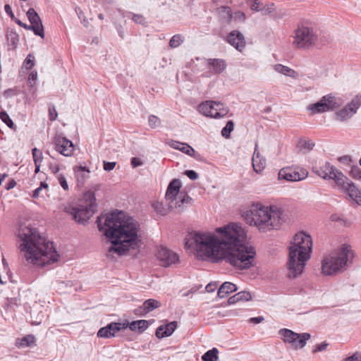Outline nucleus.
<instances>
[{"label":"nucleus","instance_id":"obj_5","mask_svg":"<svg viewBox=\"0 0 361 361\" xmlns=\"http://www.w3.org/2000/svg\"><path fill=\"white\" fill-rule=\"evenodd\" d=\"M312 242L311 236L304 232L296 233L289 246L287 262L288 277L295 278L301 274L307 261L310 258Z\"/></svg>","mask_w":361,"mask_h":361},{"label":"nucleus","instance_id":"obj_50","mask_svg":"<svg viewBox=\"0 0 361 361\" xmlns=\"http://www.w3.org/2000/svg\"><path fill=\"white\" fill-rule=\"evenodd\" d=\"M179 151L190 156L191 153L194 152V149L188 144L183 142V145L179 148Z\"/></svg>","mask_w":361,"mask_h":361},{"label":"nucleus","instance_id":"obj_52","mask_svg":"<svg viewBox=\"0 0 361 361\" xmlns=\"http://www.w3.org/2000/svg\"><path fill=\"white\" fill-rule=\"evenodd\" d=\"M328 345H329V343H326V341H324V342H322V343H320V344H317V345H316L314 347V348H313V350H312V352H313L314 353H317V352L324 351V350H326V348H327Z\"/></svg>","mask_w":361,"mask_h":361},{"label":"nucleus","instance_id":"obj_14","mask_svg":"<svg viewBox=\"0 0 361 361\" xmlns=\"http://www.w3.org/2000/svg\"><path fill=\"white\" fill-rule=\"evenodd\" d=\"M51 143L54 149L64 157H71L74 152L75 147L73 142L61 135H56L52 138Z\"/></svg>","mask_w":361,"mask_h":361},{"label":"nucleus","instance_id":"obj_45","mask_svg":"<svg viewBox=\"0 0 361 361\" xmlns=\"http://www.w3.org/2000/svg\"><path fill=\"white\" fill-rule=\"evenodd\" d=\"M348 104L353 109H355L356 112L358 108L361 106V95H357Z\"/></svg>","mask_w":361,"mask_h":361},{"label":"nucleus","instance_id":"obj_59","mask_svg":"<svg viewBox=\"0 0 361 361\" xmlns=\"http://www.w3.org/2000/svg\"><path fill=\"white\" fill-rule=\"evenodd\" d=\"M168 144L171 148L178 149V150H179V148H180L181 146L183 145V142H180L176 141V140H170L168 142Z\"/></svg>","mask_w":361,"mask_h":361},{"label":"nucleus","instance_id":"obj_1","mask_svg":"<svg viewBox=\"0 0 361 361\" xmlns=\"http://www.w3.org/2000/svg\"><path fill=\"white\" fill-rule=\"evenodd\" d=\"M216 232H197L185 238V247L194 249L199 257L212 262L223 260L240 270L254 266L256 251L252 245L243 243L245 233L238 224L217 228Z\"/></svg>","mask_w":361,"mask_h":361},{"label":"nucleus","instance_id":"obj_46","mask_svg":"<svg viewBox=\"0 0 361 361\" xmlns=\"http://www.w3.org/2000/svg\"><path fill=\"white\" fill-rule=\"evenodd\" d=\"M274 9V4L270 3L266 5H262L259 11H261L264 15H267L271 13Z\"/></svg>","mask_w":361,"mask_h":361},{"label":"nucleus","instance_id":"obj_48","mask_svg":"<svg viewBox=\"0 0 361 361\" xmlns=\"http://www.w3.org/2000/svg\"><path fill=\"white\" fill-rule=\"evenodd\" d=\"M251 10L254 11H259L262 4L259 0H248Z\"/></svg>","mask_w":361,"mask_h":361},{"label":"nucleus","instance_id":"obj_57","mask_svg":"<svg viewBox=\"0 0 361 361\" xmlns=\"http://www.w3.org/2000/svg\"><path fill=\"white\" fill-rule=\"evenodd\" d=\"M185 174L192 180L198 178V173L193 170H186Z\"/></svg>","mask_w":361,"mask_h":361},{"label":"nucleus","instance_id":"obj_42","mask_svg":"<svg viewBox=\"0 0 361 361\" xmlns=\"http://www.w3.org/2000/svg\"><path fill=\"white\" fill-rule=\"evenodd\" d=\"M279 72L286 76L297 79L299 74L294 69H278Z\"/></svg>","mask_w":361,"mask_h":361},{"label":"nucleus","instance_id":"obj_36","mask_svg":"<svg viewBox=\"0 0 361 361\" xmlns=\"http://www.w3.org/2000/svg\"><path fill=\"white\" fill-rule=\"evenodd\" d=\"M35 338L33 335L29 334L21 338L19 345L21 347H28L34 344Z\"/></svg>","mask_w":361,"mask_h":361},{"label":"nucleus","instance_id":"obj_49","mask_svg":"<svg viewBox=\"0 0 361 361\" xmlns=\"http://www.w3.org/2000/svg\"><path fill=\"white\" fill-rule=\"evenodd\" d=\"M49 168L56 178L58 177L59 175H62V173H59V171L61 170V165L50 163L49 164Z\"/></svg>","mask_w":361,"mask_h":361},{"label":"nucleus","instance_id":"obj_41","mask_svg":"<svg viewBox=\"0 0 361 361\" xmlns=\"http://www.w3.org/2000/svg\"><path fill=\"white\" fill-rule=\"evenodd\" d=\"M349 174L355 180H361V169L357 165L351 167Z\"/></svg>","mask_w":361,"mask_h":361},{"label":"nucleus","instance_id":"obj_11","mask_svg":"<svg viewBox=\"0 0 361 361\" xmlns=\"http://www.w3.org/2000/svg\"><path fill=\"white\" fill-rule=\"evenodd\" d=\"M279 334L285 343L290 344L291 347L295 350L303 348L307 341L311 338L309 333L298 334L288 329H281Z\"/></svg>","mask_w":361,"mask_h":361},{"label":"nucleus","instance_id":"obj_9","mask_svg":"<svg viewBox=\"0 0 361 361\" xmlns=\"http://www.w3.org/2000/svg\"><path fill=\"white\" fill-rule=\"evenodd\" d=\"M198 111L204 116L220 118L228 113L229 109L221 102L206 101L198 106Z\"/></svg>","mask_w":361,"mask_h":361},{"label":"nucleus","instance_id":"obj_53","mask_svg":"<svg viewBox=\"0 0 361 361\" xmlns=\"http://www.w3.org/2000/svg\"><path fill=\"white\" fill-rule=\"evenodd\" d=\"M97 336L99 338H111V335L109 334V329H107V326L101 328L97 332Z\"/></svg>","mask_w":361,"mask_h":361},{"label":"nucleus","instance_id":"obj_17","mask_svg":"<svg viewBox=\"0 0 361 361\" xmlns=\"http://www.w3.org/2000/svg\"><path fill=\"white\" fill-rule=\"evenodd\" d=\"M157 258L163 267H169L178 261V255L164 247H161L157 252Z\"/></svg>","mask_w":361,"mask_h":361},{"label":"nucleus","instance_id":"obj_47","mask_svg":"<svg viewBox=\"0 0 361 361\" xmlns=\"http://www.w3.org/2000/svg\"><path fill=\"white\" fill-rule=\"evenodd\" d=\"M180 201L176 202V207H180L184 203L190 204L192 201V199L188 195H184L183 197L180 196Z\"/></svg>","mask_w":361,"mask_h":361},{"label":"nucleus","instance_id":"obj_12","mask_svg":"<svg viewBox=\"0 0 361 361\" xmlns=\"http://www.w3.org/2000/svg\"><path fill=\"white\" fill-rule=\"evenodd\" d=\"M341 104L340 99L331 94L324 96L319 102L308 106L307 109L312 114L322 113L338 107Z\"/></svg>","mask_w":361,"mask_h":361},{"label":"nucleus","instance_id":"obj_20","mask_svg":"<svg viewBox=\"0 0 361 361\" xmlns=\"http://www.w3.org/2000/svg\"><path fill=\"white\" fill-rule=\"evenodd\" d=\"M180 186L181 183L178 179H173L169 184L165 197L170 202V203H172L176 199V196L179 192Z\"/></svg>","mask_w":361,"mask_h":361},{"label":"nucleus","instance_id":"obj_61","mask_svg":"<svg viewBox=\"0 0 361 361\" xmlns=\"http://www.w3.org/2000/svg\"><path fill=\"white\" fill-rule=\"evenodd\" d=\"M116 162H110L104 161V169L106 171H110L114 169Z\"/></svg>","mask_w":361,"mask_h":361},{"label":"nucleus","instance_id":"obj_28","mask_svg":"<svg viewBox=\"0 0 361 361\" xmlns=\"http://www.w3.org/2000/svg\"><path fill=\"white\" fill-rule=\"evenodd\" d=\"M314 146V142L312 140H307L305 138L300 139L297 144L298 148L300 149V151H302L303 153L312 150Z\"/></svg>","mask_w":361,"mask_h":361},{"label":"nucleus","instance_id":"obj_16","mask_svg":"<svg viewBox=\"0 0 361 361\" xmlns=\"http://www.w3.org/2000/svg\"><path fill=\"white\" fill-rule=\"evenodd\" d=\"M197 66H207L208 68H226V62L219 59H206L204 58L196 57L191 59L188 63V68H196Z\"/></svg>","mask_w":361,"mask_h":361},{"label":"nucleus","instance_id":"obj_44","mask_svg":"<svg viewBox=\"0 0 361 361\" xmlns=\"http://www.w3.org/2000/svg\"><path fill=\"white\" fill-rule=\"evenodd\" d=\"M152 207H154V209L158 214H159L162 216L166 214V209L165 208H164L162 202H154L152 204Z\"/></svg>","mask_w":361,"mask_h":361},{"label":"nucleus","instance_id":"obj_32","mask_svg":"<svg viewBox=\"0 0 361 361\" xmlns=\"http://www.w3.org/2000/svg\"><path fill=\"white\" fill-rule=\"evenodd\" d=\"M144 308H145L147 313L160 307V302L154 299L146 300L144 302Z\"/></svg>","mask_w":361,"mask_h":361},{"label":"nucleus","instance_id":"obj_6","mask_svg":"<svg viewBox=\"0 0 361 361\" xmlns=\"http://www.w3.org/2000/svg\"><path fill=\"white\" fill-rule=\"evenodd\" d=\"M353 257L354 252L351 246L343 244L334 254L324 258L322 273L331 276L346 270L353 264Z\"/></svg>","mask_w":361,"mask_h":361},{"label":"nucleus","instance_id":"obj_27","mask_svg":"<svg viewBox=\"0 0 361 361\" xmlns=\"http://www.w3.org/2000/svg\"><path fill=\"white\" fill-rule=\"evenodd\" d=\"M128 322H111L106 326L107 329H109V334L111 335V337H114L117 332L120 331L121 330H126L128 328Z\"/></svg>","mask_w":361,"mask_h":361},{"label":"nucleus","instance_id":"obj_56","mask_svg":"<svg viewBox=\"0 0 361 361\" xmlns=\"http://www.w3.org/2000/svg\"><path fill=\"white\" fill-rule=\"evenodd\" d=\"M49 120L51 121H55L56 119L58 114L54 106L49 107Z\"/></svg>","mask_w":361,"mask_h":361},{"label":"nucleus","instance_id":"obj_40","mask_svg":"<svg viewBox=\"0 0 361 361\" xmlns=\"http://www.w3.org/2000/svg\"><path fill=\"white\" fill-rule=\"evenodd\" d=\"M32 154L33 157V161L35 164H41L43 159L42 152L35 147L32 149Z\"/></svg>","mask_w":361,"mask_h":361},{"label":"nucleus","instance_id":"obj_55","mask_svg":"<svg viewBox=\"0 0 361 361\" xmlns=\"http://www.w3.org/2000/svg\"><path fill=\"white\" fill-rule=\"evenodd\" d=\"M44 188H48V185L45 182H41L39 187L37 188L32 193V197L36 198L39 196L41 190Z\"/></svg>","mask_w":361,"mask_h":361},{"label":"nucleus","instance_id":"obj_35","mask_svg":"<svg viewBox=\"0 0 361 361\" xmlns=\"http://www.w3.org/2000/svg\"><path fill=\"white\" fill-rule=\"evenodd\" d=\"M184 41V37L180 35H174L169 41V46L171 48L178 47Z\"/></svg>","mask_w":361,"mask_h":361},{"label":"nucleus","instance_id":"obj_22","mask_svg":"<svg viewBox=\"0 0 361 361\" xmlns=\"http://www.w3.org/2000/svg\"><path fill=\"white\" fill-rule=\"evenodd\" d=\"M237 290L236 286L231 282H224L219 288L217 295L219 298H224L228 295V294Z\"/></svg>","mask_w":361,"mask_h":361},{"label":"nucleus","instance_id":"obj_39","mask_svg":"<svg viewBox=\"0 0 361 361\" xmlns=\"http://www.w3.org/2000/svg\"><path fill=\"white\" fill-rule=\"evenodd\" d=\"M15 22L20 27L25 28V30H32L34 34H39V31H42L38 27H35V26H30V25H27L26 23H23L19 19H15Z\"/></svg>","mask_w":361,"mask_h":361},{"label":"nucleus","instance_id":"obj_4","mask_svg":"<svg viewBox=\"0 0 361 361\" xmlns=\"http://www.w3.org/2000/svg\"><path fill=\"white\" fill-rule=\"evenodd\" d=\"M283 213V209L277 206L253 204L243 214V217L247 224L256 226L260 232H267L279 228Z\"/></svg>","mask_w":361,"mask_h":361},{"label":"nucleus","instance_id":"obj_64","mask_svg":"<svg viewBox=\"0 0 361 361\" xmlns=\"http://www.w3.org/2000/svg\"><path fill=\"white\" fill-rule=\"evenodd\" d=\"M345 361H361V356L357 353H355L347 357Z\"/></svg>","mask_w":361,"mask_h":361},{"label":"nucleus","instance_id":"obj_8","mask_svg":"<svg viewBox=\"0 0 361 361\" xmlns=\"http://www.w3.org/2000/svg\"><path fill=\"white\" fill-rule=\"evenodd\" d=\"M97 204L93 193L87 192L84 195V201H82L78 207H66L65 212L73 216L75 221L80 224L87 222L96 211Z\"/></svg>","mask_w":361,"mask_h":361},{"label":"nucleus","instance_id":"obj_60","mask_svg":"<svg viewBox=\"0 0 361 361\" xmlns=\"http://www.w3.org/2000/svg\"><path fill=\"white\" fill-rule=\"evenodd\" d=\"M75 12H76L78 18L81 20L82 23L85 25H86L87 21L85 19V15H84L83 11L81 10V8L79 7L75 8Z\"/></svg>","mask_w":361,"mask_h":361},{"label":"nucleus","instance_id":"obj_51","mask_svg":"<svg viewBox=\"0 0 361 361\" xmlns=\"http://www.w3.org/2000/svg\"><path fill=\"white\" fill-rule=\"evenodd\" d=\"M56 178L58 180L59 184L64 190H68V184L64 175H59Z\"/></svg>","mask_w":361,"mask_h":361},{"label":"nucleus","instance_id":"obj_24","mask_svg":"<svg viewBox=\"0 0 361 361\" xmlns=\"http://www.w3.org/2000/svg\"><path fill=\"white\" fill-rule=\"evenodd\" d=\"M149 326V322L145 319L133 321L128 323V327L132 331H136L139 334L144 332Z\"/></svg>","mask_w":361,"mask_h":361},{"label":"nucleus","instance_id":"obj_7","mask_svg":"<svg viewBox=\"0 0 361 361\" xmlns=\"http://www.w3.org/2000/svg\"><path fill=\"white\" fill-rule=\"evenodd\" d=\"M292 46L298 49L308 50L312 48L318 41V32L308 20L298 23L291 36Z\"/></svg>","mask_w":361,"mask_h":361},{"label":"nucleus","instance_id":"obj_33","mask_svg":"<svg viewBox=\"0 0 361 361\" xmlns=\"http://www.w3.org/2000/svg\"><path fill=\"white\" fill-rule=\"evenodd\" d=\"M0 118L9 128L16 130V126L6 111H3L0 112Z\"/></svg>","mask_w":361,"mask_h":361},{"label":"nucleus","instance_id":"obj_25","mask_svg":"<svg viewBox=\"0 0 361 361\" xmlns=\"http://www.w3.org/2000/svg\"><path fill=\"white\" fill-rule=\"evenodd\" d=\"M251 298L252 296L250 292L240 291L230 297L228 300V303L229 305H233L240 301H249Z\"/></svg>","mask_w":361,"mask_h":361},{"label":"nucleus","instance_id":"obj_43","mask_svg":"<svg viewBox=\"0 0 361 361\" xmlns=\"http://www.w3.org/2000/svg\"><path fill=\"white\" fill-rule=\"evenodd\" d=\"M35 65V58L32 54H29L23 62V66L25 68H33Z\"/></svg>","mask_w":361,"mask_h":361},{"label":"nucleus","instance_id":"obj_34","mask_svg":"<svg viewBox=\"0 0 361 361\" xmlns=\"http://www.w3.org/2000/svg\"><path fill=\"white\" fill-rule=\"evenodd\" d=\"M234 123L230 120L227 121L226 126L221 130V135L225 138H229L231 137V133L233 130Z\"/></svg>","mask_w":361,"mask_h":361},{"label":"nucleus","instance_id":"obj_21","mask_svg":"<svg viewBox=\"0 0 361 361\" xmlns=\"http://www.w3.org/2000/svg\"><path fill=\"white\" fill-rule=\"evenodd\" d=\"M177 327V322H171L166 325L159 326L156 330V336L158 338H163L170 336Z\"/></svg>","mask_w":361,"mask_h":361},{"label":"nucleus","instance_id":"obj_10","mask_svg":"<svg viewBox=\"0 0 361 361\" xmlns=\"http://www.w3.org/2000/svg\"><path fill=\"white\" fill-rule=\"evenodd\" d=\"M312 171L323 179L334 180L337 186L343 183V180H346V176L343 175L342 172L337 170L329 162H325V164L321 166H314Z\"/></svg>","mask_w":361,"mask_h":361},{"label":"nucleus","instance_id":"obj_26","mask_svg":"<svg viewBox=\"0 0 361 361\" xmlns=\"http://www.w3.org/2000/svg\"><path fill=\"white\" fill-rule=\"evenodd\" d=\"M75 178L78 182L83 183L88 177L90 173L86 166H77L73 168Z\"/></svg>","mask_w":361,"mask_h":361},{"label":"nucleus","instance_id":"obj_18","mask_svg":"<svg viewBox=\"0 0 361 361\" xmlns=\"http://www.w3.org/2000/svg\"><path fill=\"white\" fill-rule=\"evenodd\" d=\"M226 41L239 51H242L246 45L244 35L236 30H232L227 35Z\"/></svg>","mask_w":361,"mask_h":361},{"label":"nucleus","instance_id":"obj_3","mask_svg":"<svg viewBox=\"0 0 361 361\" xmlns=\"http://www.w3.org/2000/svg\"><path fill=\"white\" fill-rule=\"evenodd\" d=\"M18 243L27 264L43 267L58 260L59 255L53 243L42 236L36 228L21 226L18 230Z\"/></svg>","mask_w":361,"mask_h":361},{"label":"nucleus","instance_id":"obj_63","mask_svg":"<svg viewBox=\"0 0 361 361\" xmlns=\"http://www.w3.org/2000/svg\"><path fill=\"white\" fill-rule=\"evenodd\" d=\"M217 287V283L214 282V283H208L206 287H205V290L208 292V293H212V292H214L216 288Z\"/></svg>","mask_w":361,"mask_h":361},{"label":"nucleus","instance_id":"obj_30","mask_svg":"<svg viewBox=\"0 0 361 361\" xmlns=\"http://www.w3.org/2000/svg\"><path fill=\"white\" fill-rule=\"evenodd\" d=\"M37 80V72L36 70H32L28 75L27 78V85L30 87V91L32 94H35L36 92L35 85Z\"/></svg>","mask_w":361,"mask_h":361},{"label":"nucleus","instance_id":"obj_58","mask_svg":"<svg viewBox=\"0 0 361 361\" xmlns=\"http://www.w3.org/2000/svg\"><path fill=\"white\" fill-rule=\"evenodd\" d=\"M134 313L140 317L145 316L147 314L145 308H144V305L142 304L141 306L138 307L137 308L135 309Z\"/></svg>","mask_w":361,"mask_h":361},{"label":"nucleus","instance_id":"obj_13","mask_svg":"<svg viewBox=\"0 0 361 361\" xmlns=\"http://www.w3.org/2000/svg\"><path fill=\"white\" fill-rule=\"evenodd\" d=\"M279 179L287 181H300L305 179L308 176L307 171L304 168L285 167L279 172Z\"/></svg>","mask_w":361,"mask_h":361},{"label":"nucleus","instance_id":"obj_38","mask_svg":"<svg viewBox=\"0 0 361 361\" xmlns=\"http://www.w3.org/2000/svg\"><path fill=\"white\" fill-rule=\"evenodd\" d=\"M161 120L154 115H150L148 117V124L152 128H156L161 126Z\"/></svg>","mask_w":361,"mask_h":361},{"label":"nucleus","instance_id":"obj_15","mask_svg":"<svg viewBox=\"0 0 361 361\" xmlns=\"http://www.w3.org/2000/svg\"><path fill=\"white\" fill-rule=\"evenodd\" d=\"M340 190L347 194L350 199L358 205H361V190L359 189L348 178L343 180V183L338 186Z\"/></svg>","mask_w":361,"mask_h":361},{"label":"nucleus","instance_id":"obj_29","mask_svg":"<svg viewBox=\"0 0 361 361\" xmlns=\"http://www.w3.org/2000/svg\"><path fill=\"white\" fill-rule=\"evenodd\" d=\"M252 166L256 173L261 172L265 166V161L259 159V153L255 151L252 157Z\"/></svg>","mask_w":361,"mask_h":361},{"label":"nucleus","instance_id":"obj_31","mask_svg":"<svg viewBox=\"0 0 361 361\" xmlns=\"http://www.w3.org/2000/svg\"><path fill=\"white\" fill-rule=\"evenodd\" d=\"M219 350L216 348L207 350L202 356L203 361H217Z\"/></svg>","mask_w":361,"mask_h":361},{"label":"nucleus","instance_id":"obj_23","mask_svg":"<svg viewBox=\"0 0 361 361\" xmlns=\"http://www.w3.org/2000/svg\"><path fill=\"white\" fill-rule=\"evenodd\" d=\"M355 114V109H353L349 104L337 111L335 114L336 119L340 121H344Z\"/></svg>","mask_w":361,"mask_h":361},{"label":"nucleus","instance_id":"obj_62","mask_svg":"<svg viewBox=\"0 0 361 361\" xmlns=\"http://www.w3.org/2000/svg\"><path fill=\"white\" fill-rule=\"evenodd\" d=\"M190 157H193L195 160L198 161L205 162V159L204 157L200 154L199 152H197L194 150V152L191 153Z\"/></svg>","mask_w":361,"mask_h":361},{"label":"nucleus","instance_id":"obj_2","mask_svg":"<svg viewBox=\"0 0 361 361\" xmlns=\"http://www.w3.org/2000/svg\"><path fill=\"white\" fill-rule=\"evenodd\" d=\"M97 224L98 229L111 241L107 257H111L114 252L123 255L130 249L138 247L140 224L125 212L116 210L102 214L97 217Z\"/></svg>","mask_w":361,"mask_h":361},{"label":"nucleus","instance_id":"obj_54","mask_svg":"<svg viewBox=\"0 0 361 361\" xmlns=\"http://www.w3.org/2000/svg\"><path fill=\"white\" fill-rule=\"evenodd\" d=\"M131 19L137 24L144 25L145 24V18L142 15L140 14H133Z\"/></svg>","mask_w":361,"mask_h":361},{"label":"nucleus","instance_id":"obj_37","mask_svg":"<svg viewBox=\"0 0 361 361\" xmlns=\"http://www.w3.org/2000/svg\"><path fill=\"white\" fill-rule=\"evenodd\" d=\"M220 13L222 17L227 19L228 21L233 18V12L229 6H221L219 8Z\"/></svg>","mask_w":361,"mask_h":361},{"label":"nucleus","instance_id":"obj_19","mask_svg":"<svg viewBox=\"0 0 361 361\" xmlns=\"http://www.w3.org/2000/svg\"><path fill=\"white\" fill-rule=\"evenodd\" d=\"M27 17L31 23L30 26H35V27H38L42 31H39V34H35L37 36L41 37L42 38L44 37V27L42 23V20L38 15V13L35 11L33 8H30L27 11Z\"/></svg>","mask_w":361,"mask_h":361}]
</instances>
